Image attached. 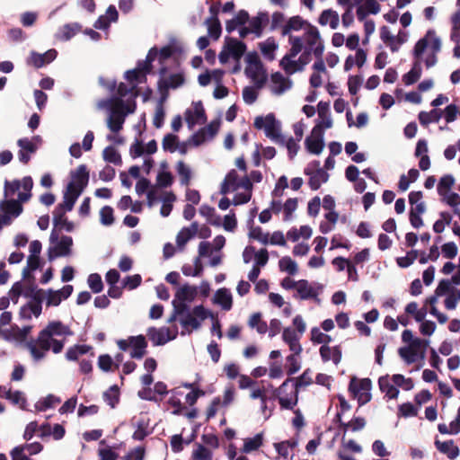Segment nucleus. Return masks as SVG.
Returning <instances> with one entry per match:
<instances>
[{
  "instance_id": "obj_33",
  "label": "nucleus",
  "mask_w": 460,
  "mask_h": 460,
  "mask_svg": "<svg viewBox=\"0 0 460 460\" xmlns=\"http://www.w3.org/2000/svg\"><path fill=\"white\" fill-rule=\"evenodd\" d=\"M443 111L440 109H433L429 112L420 111L418 115L420 123L427 127L431 122H438L442 117Z\"/></svg>"
},
{
  "instance_id": "obj_35",
  "label": "nucleus",
  "mask_w": 460,
  "mask_h": 460,
  "mask_svg": "<svg viewBox=\"0 0 460 460\" xmlns=\"http://www.w3.org/2000/svg\"><path fill=\"white\" fill-rule=\"evenodd\" d=\"M305 23L306 22L303 20L300 16H293L289 18L288 22L282 27L281 33L283 36L288 35L291 32V31L301 30Z\"/></svg>"
},
{
  "instance_id": "obj_57",
  "label": "nucleus",
  "mask_w": 460,
  "mask_h": 460,
  "mask_svg": "<svg viewBox=\"0 0 460 460\" xmlns=\"http://www.w3.org/2000/svg\"><path fill=\"white\" fill-rule=\"evenodd\" d=\"M278 48L274 40H267L266 42L261 43V50L263 55L270 60L274 59V51Z\"/></svg>"
},
{
  "instance_id": "obj_17",
  "label": "nucleus",
  "mask_w": 460,
  "mask_h": 460,
  "mask_svg": "<svg viewBox=\"0 0 460 460\" xmlns=\"http://www.w3.org/2000/svg\"><path fill=\"white\" fill-rule=\"evenodd\" d=\"M57 54L58 53L55 49H49L44 54H39L32 51L29 63L34 66L36 68H40L52 62L57 58Z\"/></svg>"
},
{
  "instance_id": "obj_2",
  "label": "nucleus",
  "mask_w": 460,
  "mask_h": 460,
  "mask_svg": "<svg viewBox=\"0 0 460 460\" xmlns=\"http://www.w3.org/2000/svg\"><path fill=\"white\" fill-rule=\"evenodd\" d=\"M33 359L39 361L45 358V353L49 349L55 354L60 353L64 348V341L50 338L47 331L41 330L35 341L27 343Z\"/></svg>"
},
{
  "instance_id": "obj_13",
  "label": "nucleus",
  "mask_w": 460,
  "mask_h": 460,
  "mask_svg": "<svg viewBox=\"0 0 460 460\" xmlns=\"http://www.w3.org/2000/svg\"><path fill=\"white\" fill-rule=\"evenodd\" d=\"M67 210L62 208L61 207H56L53 211V225L54 229H58L61 231L65 229L66 232H72L75 228L74 223L69 221L66 217V212Z\"/></svg>"
},
{
  "instance_id": "obj_3",
  "label": "nucleus",
  "mask_w": 460,
  "mask_h": 460,
  "mask_svg": "<svg viewBox=\"0 0 460 460\" xmlns=\"http://www.w3.org/2000/svg\"><path fill=\"white\" fill-rule=\"evenodd\" d=\"M312 370L306 368L302 375L298 377L294 378V387L291 389V394L294 395V399L288 398L287 396H280L279 398V403L282 409L293 410L298 402V394L301 388L306 387L313 384Z\"/></svg>"
},
{
  "instance_id": "obj_4",
  "label": "nucleus",
  "mask_w": 460,
  "mask_h": 460,
  "mask_svg": "<svg viewBox=\"0 0 460 460\" xmlns=\"http://www.w3.org/2000/svg\"><path fill=\"white\" fill-rule=\"evenodd\" d=\"M253 125L257 129L264 128L266 136L275 143L284 145L285 137L281 134L279 123L273 113H269L264 118L256 117Z\"/></svg>"
},
{
  "instance_id": "obj_62",
  "label": "nucleus",
  "mask_w": 460,
  "mask_h": 460,
  "mask_svg": "<svg viewBox=\"0 0 460 460\" xmlns=\"http://www.w3.org/2000/svg\"><path fill=\"white\" fill-rule=\"evenodd\" d=\"M88 285L93 293H100L103 288L102 278L98 273L89 275Z\"/></svg>"
},
{
  "instance_id": "obj_64",
  "label": "nucleus",
  "mask_w": 460,
  "mask_h": 460,
  "mask_svg": "<svg viewBox=\"0 0 460 460\" xmlns=\"http://www.w3.org/2000/svg\"><path fill=\"white\" fill-rule=\"evenodd\" d=\"M145 454L146 449L144 447H137L124 456L123 460H144Z\"/></svg>"
},
{
  "instance_id": "obj_34",
  "label": "nucleus",
  "mask_w": 460,
  "mask_h": 460,
  "mask_svg": "<svg viewBox=\"0 0 460 460\" xmlns=\"http://www.w3.org/2000/svg\"><path fill=\"white\" fill-rule=\"evenodd\" d=\"M82 31V25L78 22L66 23L60 28L59 39L69 40Z\"/></svg>"
},
{
  "instance_id": "obj_59",
  "label": "nucleus",
  "mask_w": 460,
  "mask_h": 460,
  "mask_svg": "<svg viewBox=\"0 0 460 460\" xmlns=\"http://www.w3.org/2000/svg\"><path fill=\"white\" fill-rule=\"evenodd\" d=\"M101 223L104 226H111L114 223L113 208L104 206L100 210Z\"/></svg>"
},
{
  "instance_id": "obj_31",
  "label": "nucleus",
  "mask_w": 460,
  "mask_h": 460,
  "mask_svg": "<svg viewBox=\"0 0 460 460\" xmlns=\"http://www.w3.org/2000/svg\"><path fill=\"white\" fill-rule=\"evenodd\" d=\"M93 350V347L90 345H74L66 352V358L69 361H76L82 355L87 354Z\"/></svg>"
},
{
  "instance_id": "obj_26",
  "label": "nucleus",
  "mask_w": 460,
  "mask_h": 460,
  "mask_svg": "<svg viewBox=\"0 0 460 460\" xmlns=\"http://www.w3.org/2000/svg\"><path fill=\"white\" fill-rule=\"evenodd\" d=\"M44 331H47L50 338H54L55 336H66L71 334L69 327L65 325L60 321H53L49 323V324L44 328Z\"/></svg>"
},
{
  "instance_id": "obj_58",
  "label": "nucleus",
  "mask_w": 460,
  "mask_h": 460,
  "mask_svg": "<svg viewBox=\"0 0 460 460\" xmlns=\"http://www.w3.org/2000/svg\"><path fill=\"white\" fill-rule=\"evenodd\" d=\"M181 326L185 329L191 327L193 330H197L200 327V322L191 313H188L185 316L180 319Z\"/></svg>"
},
{
  "instance_id": "obj_29",
  "label": "nucleus",
  "mask_w": 460,
  "mask_h": 460,
  "mask_svg": "<svg viewBox=\"0 0 460 460\" xmlns=\"http://www.w3.org/2000/svg\"><path fill=\"white\" fill-rule=\"evenodd\" d=\"M198 290L196 287L185 284L177 290L175 298L179 301L192 302L195 299Z\"/></svg>"
},
{
  "instance_id": "obj_28",
  "label": "nucleus",
  "mask_w": 460,
  "mask_h": 460,
  "mask_svg": "<svg viewBox=\"0 0 460 460\" xmlns=\"http://www.w3.org/2000/svg\"><path fill=\"white\" fill-rule=\"evenodd\" d=\"M270 79L274 84L278 85L277 88L273 89V93L276 94H282L286 90L291 87V81L284 77L280 72L273 73Z\"/></svg>"
},
{
  "instance_id": "obj_15",
  "label": "nucleus",
  "mask_w": 460,
  "mask_h": 460,
  "mask_svg": "<svg viewBox=\"0 0 460 460\" xmlns=\"http://www.w3.org/2000/svg\"><path fill=\"white\" fill-rule=\"evenodd\" d=\"M319 352L323 362L332 360L335 365H338L341 361L342 352L340 345L334 347L322 345Z\"/></svg>"
},
{
  "instance_id": "obj_24",
  "label": "nucleus",
  "mask_w": 460,
  "mask_h": 460,
  "mask_svg": "<svg viewBox=\"0 0 460 460\" xmlns=\"http://www.w3.org/2000/svg\"><path fill=\"white\" fill-rule=\"evenodd\" d=\"M198 223L194 222L190 227H183L176 236V243L178 247L182 250L186 243L197 234Z\"/></svg>"
},
{
  "instance_id": "obj_21",
  "label": "nucleus",
  "mask_w": 460,
  "mask_h": 460,
  "mask_svg": "<svg viewBox=\"0 0 460 460\" xmlns=\"http://www.w3.org/2000/svg\"><path fill=\"white\" fill-rule=\"evenodd\" d=\"M239 176L234 169L230 170L220 186V193L226 195L238 190Z\"/></svg>"
},
{
  "instance_id": "obj_5",
  "label": "nucleus",
  "mask_w": 460,
  "mask_h": 460,
  "mask_svg": "<svg viewBox=\"0 0 460 460\" xmlns=\"http://www.w3.org/2000/svg\"><path fill=\"white\" fill-rule=\"evenodd\" d=\"M117 345L120 350L126 351L131 346L130 357L140 359L146 354L147 341L144 335L129 336L128 340H119Z\"/></svg>"
},
{
  "instance_id": "obj_63",
  "label": "nucleus",
  "mask_w": 460,
  "mask_h": 460,
  "mask_svg": "<svg viewBox=\"0 0 460 460\" xmlns=\"http://www.w3.org/2000/svg\"><path fill=\"white\" fill-rule=\"evenodd\" d=\"M112 358L109 354L100 355L98 358V367L104 372L114 371L112 368L114 366Z\"/></svg>"
},
{
  "instance_id": "obj_9",
  "label": "nucleus",
  "mask_w": 460,
  "mask_h": 460,
  "mask_svg": "<svg viewBox=\"0 0 460 460\" xmlns=\"http://www.w3.org/2000/svg\"><path fill=\"white\" fill-rule=\"evenodd\" d=\"M288 41L291 44V49L280 60V66L288 74H291L290 66H297V62L292 60V58L296 57L302 51L303 42L301 38L292 35L289 36Z\"/></svg>"
},
{
  "instance_id": "obj_20",
  "label": "nucleus",
  "mask_w": 460,
  "mask_h": 460,
  "mask_svg": "<svg viewBox=\"0 0 460 460\" xmlns=\"http://www.w3.org/2000/svg\"><path fill=\"white\" fill-rule=\"evenodd\" d=\"M81 193L82 191H80V190L74 189L73 184H67L66 190L64 192V200L57 207H61L62 208H65L67 211H71L75 206L76 199L81 195Z\"/></svg>"
},
{
  "instance_id": "obj_48",
  "label": "nucleus",
  "mask_w": 460,
  "mask_h": 460,
  "mask_svg": "<svg viewBox=\"0 0 460 460\" xmlns=\"http://www.w3.org/2000/svg\"><path fill=\"white\" fill-rule=\"evenodd\" d=\"M182 48L177 45H167L163 47L159 51V62L163 64L166 59L170 58L174 53H181Z\"/></svg>"
},
{
  "instance_id": "obj_56",
  "label": "nucleus",
  "mask_w": 460,
  "mask_h": 460,
  "mask_svg": "<svg viewBox=\"0 0 460 460\" xmlns=\"http://www.w3.org/2000/svg\"><path fill=\"white\" fill-rule=\"evenodd\" d=\"M265 18L267 19L268 18V15L267 13H259L258 16L256 17H253L251 21H250V30L252 31V33H255L257 36H261V32H262V19Z\"/></svg>"
},
{
  "instance_id": "obj_60",
  "label": "nucleus",
  "mask_w": 460,
  "mask_h": 460,
  "mask_svg": "<svg viewBox=\"0 0 460 460\" xmlns=\"http://www.w3.org/2000/svg\"><path fill=\"white\" fill-rule=\"evenodd\" d=\"M205 24L208 26L209 36L214 40H218L222 32L220 21H210L209 22L205 21Z\"/></svg>"
},
{
  "instance_id": "obj_12",
  "label": "nucleus",
  "mask_w": 460,
  "mask_h": 460,
  "mask_svg": "<svg viewBox=\"0 0 460 460\" xmlns=\"http://www.w3.org/2000/svg\"><path fill=\"white\" fill-rule=\"evenodd\" d=\"M71 181L68 184H73L75 190L84 191L89 181V172L85 164L79 165L75 172H71Z\"/></svg>"
},
{
  "instance_id": "obj_51",
  "label": "nucleus",
  "mask_w": 460,
  "mask_h": 460,
  "mask_svg": "<svg viewBox=\"0 0 460 460\" xmlns=\"http://www.w3.org/2000/svg\"><path fill=\"white\" fill-rule=\"evenodd\" d=\"M163 149L173 153L178 147V137L173 134H166L162 142Z\"/></svg>"
},
{
  "instance_id": "obj_16",
  "label": "nucleus",
  "mask_w": 460,
  "mask_h": 460,
  "mask_svg": "<svg viewBox=\"0 0 460 460\" xmlns=\"http://www.w3.org/2000/svg\"><path fill=\"white\" fill-rule=\"evenodd\" d=\"M185 119L190 128H192L196 123H204L207 120L205 110L201 102L196 103L194 106V111L188 109L185 111Z\"/></svg>"
},
{
  "instance_id": "obj_18",
  "label": "nucleus",
  "mask_w": 460,
  "mask_h": 460,
  "mask_svg": "<svg viewBox=\"0 0 460 460\" xmlns=\"http://www.w3.org/2000/svg\"><path fill=\"white\" fill-rule=\"evenodd\" d=\"M245 74L249 78L252 79L256 87L259 89L262 88L267 81V74L263 68V66H246Z\"/></svg>"
},
{
  "instance_id": "obj_22",
  "label": "nucleus",
  "mask_w": 460,
  "mask_h": 460,
  "mask_svg": "<svg viewBox=\"0 0 460 460\" xmlns=\"http://www.w3.org/2000/svg\"><path fill=\"white\" fill-rule=\"evenodd\" d=\"M0 210L3 213L11 215L13 217H17L22 213L23 207L16 199H4L3 200L0 201Z\"/></svg>"
},
{
  "instance_id": "obj_27",
  "label": "nucleus",
  "mask_w": 460,
  "mask_h": 460,
  "mask_svg": "<svg viewBox=\"0 0 460 460\" xmlns=\"http://www.w3.org/2000/svg\"><path fill=\"white\" fill-rule=\"evenodd\" d=\"M214 303L218 304L226 311H229L233 306L232 295L227 288H219L214 296Z\"/></svg>"
},
{
  "instance_id": "obj_14",
  "label": "nucleus",
  "mask_w": 460,
  "mask_h": 460,
  "mask_svg": "<svg viewBox=\"0 0 460 460\" xmlns=\"http://www.w3.org/2000/svg\"><path fill=\"white\" fill-rule=\"evenodd\" d=\"M225 46L231 54V57L239 61L246 51V44L235 38L226 37Z\"/></svg>"
},
{
  "instance_id": "obj_23",
  "label": "nucleus",
  "mask_w": 460,
  "mask_h": 460,
  "mask_svg": "<svg viewBox=\"0 0 460 460\" xmlns=\"http://www.w3.org/2000/svg\"><path fill=\"white\" fill-rule=\"evenodd\" d=\"M435 447L440 453L446 455L451 460L456 459L459 456V448L452 439L444 442L436 439Z\"/></svg>"
},
{
  "instance_id": "obj_42",
  "label": "nucleus",
  "mask_w": 460,
  "mask_h": 460,
  "mask_svg": "<svg viewBox=\"0 0 460 460\" xmlns=\"http://www.w3.org/2000/svg\"><path fill=\"white\" fill-rule=\"evenodd\" d=\"M102 157L104 161L115 165H120L122 164V159L119 153L112 146H109L103 149Z\"/></svg>"
},
{
  "instance_id": "obj_36",
  "label": "nucleus",
  "mask_w": 460,
  "mask_h": 460,
  "mask_svg": "<svg viewBox=\"0 0 460 460\" xmlns=\"http://www.w3.org/2000/svg\"><path fill=\"white\" fill-rule=\"evenodd\" d=\"M318 22L323 26L329 22L332 29H336L339 23V16L335 11L324 10L321 13Z\"/></svg>"
},
{
  "instance_id": "obj_49",
  "label": "nucleus",
  "mask_w": 460,
  "mask_h": 460,
  "mask_svg": "<svg viewBox=\"0 0 460 460\" xmlns=\"http://www.w3.org/2000/svg\"><path fill=\"white\" fill-rule=\"evenodd\" d=\"M176 200V196L173 192H166L163 199V205L160 209V214L166 217L172 210V202Z\"/></svg>"
},
{
  "instance_id": "obj_54",
  "label": "nucleus",
  "mask_w": 460,
  "mask_h": 460,
  "mask_svg": "<svg viewBox=\"0 0 460 460\" xmlns=\"http://www.w3.org/2000/svg\"><path fill=\"white\" fill-rule=\"evenodd\" d=\"M193 460H213V454L211 450L202 445H198L197 448L192 453Z\"/></svg>"
},
{
  "instance_id": "obj_25",
  "label": "nucleus",
  "mask_w": 460,
  "mask_h": 460,
  "mask_svg": "<svg viewBox=\"0 0 460 460\" xmlns=\"http://www.w3.org/2000/svg\"><path fill=\"white\" fill-rule=\"evenodd\" d=\"M371 380L369 378H363L357 381L356 377H353L349 385V391L356 397L359 393H368L371 389Z\"/></svg>"
},
{
  "instance_id": "obj_40",
  "label": "nucleus",
  "mask_w": 460,
  "mask_h": 460,
  "mask_svg": "<svg viewBox=\"0 0 460 460\" xmlns=\"http://www.w3.org/2000/svg\"><path fill=\"white\" fill-rule=\"evenodd\" d=\"M296 291L301 299H309L316 296V292L309 285L306 279H300L297 281Z\"/></svg>"
},
{
  "instance_id": "obj_19",
  "label": "nucleus",
  "mask_w": 460,
  "mask_h": 460,
  "mask_svg": "<svg viewBox=\"0 0 460 460\" xmlns=\"http://www.w3.org/2000/svg\"><path fill=\"white\" fill-rule=\"evenodd\" d=\"M185 83V77L182 73L172 74L168 78H160L157 82V88L165 90L176 89Z\"/></svg>"
},
{
  "instance_id": "obj_7",
  "label": "nucleus",
  "mask_w": 460,
  "mask_h": 460,
  "mask_svg": "<svg viewBox=\"0 0 460 460\" xmlns=\"http://www.w3.org/2000/svg\"><path fill=\"white\" fill-rule=\"evenodd\" d=\"M430 41V47L433 51V54L436 55L441 49V41L439 38L436 36V33L433 30H429L425 35V37L420 39L413 49V55L416 58H420L423 54L427 47L429 46V42Z\"/></svg>"
},
{
  "instance_id": "obj_46",
  "label": "nucleus",
  "mask_w": 460,
  "mask_h": 460,
  "mask_svg": "<svg viewBox=\"0 0 460 460\" xmlns=\"http://www.w3.org/2000/svg\"><path fill=\"white\" fill-rule=\"evenodd\" d=\"M248 324L251 328H256L257 332L261 334H264L268 331V325L266 322L261 320V313H254L252 314Z\"/></svg>"
},
{
  "instance_id": "obj_45",
  "label": "nucleus",
  "mask_w": 460,
  "mask_h": 460,
  "mask_svg": "<svg viewBox=\"0 0 460 460\" xmlns=\"http://www.w3.org/2000/svg\"><path fill=\"white\" fill-rule=\"evenodd\" d=\"M279 267L281 271L288 272L289 275L297 273V264L289 256L282 257L279 261Z\"/></svg>"
},
{
  "instance_id": "obj_8",
  "label": "nucleus",
  "mask_w": 460,
  "mask_h": 460,
  "mask_svg": "<svg viewBox=\"0 0 460 460\" xmlns=\"http://www.w3.org/2000/svg\"><path fill=\"white\" fill-rule=\"evenodd\" d=\"M177 334L178 331L176 327L173 332L168 327H149L146 331V335L153 342L154 346L164 345L166 342L176 339Z\"/></svg>"
},
{
  "instance_id": "obj_39",
  "label": "nucleus",
  "mask_w": 460,
  "mask_h": 460,
  "mask_svg": "<svg viewBox=\"0 0 460 460\" xmlns=\"http://www.w3.org/2000/svg\"><path fill=\"white\" fill-rule=\"evenodd\" d=\"M367 420L364 417H353L349 422L342 424L343 437L349 429L353 432L359 431L365 428ZM342 441H344V438Z\"/></svg>"
},
{
  "instance_id": "obj_53",
  "label": "nucleus",
  "mask_w": 460,
  "mask_h": 460,
  "mask_svg": "<svg viewBox=\"0 0 460 460\" xmlns=\"http://www.w3.org/2000/svg\"><path fill=\"white\" fill-rule=\"evenodd\" d=\"M149 435L147 430V423L144 420L137 421V429L132 435V438L137 441L144 440Z\"/></svg>"
},
{
  "instance_id": "obj_44",
  "label": "nucleus",
  "mask_w": 460,
  "mask_h": 460,
  "mask_svg": "<svg viewBox=\"0 0 460 460\" xmlns=\"http://www.w3.org/2000/svg\"><path fill=\"white\" fill-rule=\"evenodd\" d=\"M176 170L180 176L181 184L188 186L191 180V171L190 167L183 161H179L176 165Z\"/></svg>"
},
{
  "instance_id": "obj_61",
  "label": "nucleus",
  "mask_w": 460,
  "mask_h": 460,
  "mask_svg": "<svg viewBox=\"0 0 460 460\" xmlns=\"http://www.w3.org/2000/svg\"><path fill=\"white\" fill-rule=\"evenodd\" d=\"M21 188V181L19 180H13L9 181L5 180L4 188V199L13 197Z\"/></svg>"
},
{
  "instance_id": "obj_37",
  "label": "nucleus",
  "mask_w": 460,
  "mask_h": 460,
  "mask_svg": "<svg viewBox=\"0 0 460 460\" xmlns=\"http://www.w3.org/2000/svg\"><path fill=\"white\" fill-rule=\"evenodd\" d=\"M380 39L387 47L390 48L392 52H395L398 50V46L396 44V36L393 35L389 28L385 25L380 28Z\"/></svg>"
},
{
  "instance_id": "obj_50",
  "label": "nucleus",
  "mask_w": 460,
  "mask_h": 460,
  "mask_svg": "<svg viewBox=\"0 0 460 460\" xmlns=\"http://www.w3.org/2000/svg\"><path fill=\"white\" fill-rule=\"evenodd\" d=\"M311 341L314 343L328 345L332 341V337L328 334L323 333L319 328L314 327L311 330Z\"/></svg>"
},
{
  "instance_id": "obj_32",
  "label": "nucleus",
  "mask_w": 460,
  "mask_h": 460,
  "mask_svg": "<svg viewBox=\"0 0 460 460\" xmlns=\"http://www.w3.org/2000/svg\"><path fill=\"white\" fill-rule=\"evenodd\" d=\"M421 73V64L417 60L413 63L411 69L402 75V81L406 85H411L420 78Z\"/></svg>"
},
{
  "instance_id": "obj_41",
  "label": "nucleus",
  "mask_w": 460,
  "mask_h": 460,
  "mask_svg": "<svg viewBox=\"0 0 460 460\" xmlns=\"http://www.w3.org/2000/svg\"><path fill=\"white\" fill-rule=\"evenodd\" d=\"M454 184L455 179L451 174H446L442 176L438 183V193L440 196L446 197L449 193Z\"/></svg>"
},
{
  "instance_id": "obj_11",
  "label": "nucleus",
  "mask_w": 460,
  "mask_h": 460,
  "mask_svg": "<svg viewBox=\"0 0 460 460\" xmlns=\"http://www.w3.org/2000/svg\"><path fill=\"white\" fill-rule=\"evenodd\" d=\"M312 164L317 167L316 172H313L310 168H305L304 172L310 176L308 185L311 190H317L323 182H326L328 181L329 175L323 169L319 168V161H314Z\"/></svg>"
},
{
  "instance_id": "obj_38",
  "label": "nucleus",
  "mask_w": 460,
  "mask_h": 460,
  "mask_svg": "<svg viewBox=\"0 0 460 460\" xmlns=\"http://www.w3.org/2000/svg\"><path fill=\"white\" fill-rule=\"evenodd\" d=\"M263 443V436L261 433L256 434L253 438L244 439L242 448L243 453H251L259 449Z\"/></svg>"
},
{
  "instance_id": "obj_1",
  "label": "nucleus",
  "mask_w": 460,
  "mask_h": 460,
  "mask_svg": "<svg viewBox=\"0 0 460 460\" xmlns=\"http://www.w3.org/2000/svg\"><path fill=\"white\" fill-rule=\"evenodd\" d=\"M98 103L101 108L110 109L111 113L108 118L107 124L110 130L114 133H118L122 129L126 115L128 113H132L136 106L135 102H133V107L131 108L129 105L125 103L123 99L120 98L102 100Z\"/></svg>"
},
{
  "instance_id": "obj_47",
  "label": "nucleus",
  "mask_w": 460,
  "mask_h": 460,
  "mask_svg": "<svg viewBox=\"0 0 460 460\" xmlns=\"http://www.w3.org/2000/svg\"><path fill=\"white\" fill-rule=\"evenodd\" d=\"M306 34H307V39H306L307 48L305 49V50L312 51V49L314 47H315L319 41H322L320 33L316 27H314L311 24H308V31H307Z\"/></svg>"
},
{
  "instance_id": "obj_43",
  "label": "nucleus",
  "mask_w": 460,
  "mask_h": 460,
  "mask_svg": "<svg viewBox=\"0 0 460 460\" xmlns=\"http://www.w3.org/2000/svg\"><path fill=\"white\" fill-rule=\"evenodd\" d=\"M103 400L111 406L115 408L119 402V390L118 385H114L111 386L107 391L103 393Z\"/></svg>"
},
{
  "instance_id": "obj_10",
  "label": "nucleus",
  "mask_w": 460,
  "mask_h": 460,
  "mask_svg": "<svg viewBox=\"0 0 460 460\" xmlns=\"http://www.w3.org/2000/svg\"><path fill=\"white\" fill-rule=\"evenodd\" d=\"M305 146L307 151L314 155H319L323 147V132H322V125H315L311 132V136L305 140Z\"/></svg>"
},
{
  "instance_id": "obj_52",
  "label": "nucleus",
  "mask_w": 460,
  "mask_h": 460,
  "mask_svg": "<svg viewBox=\"0 0 460 460\" xmlns=\"http://www.w3.org/2000/svg\"><path fill=\"white\" fill-rule=\"evenodd\" d=\"M419 256V251L411 250L407 252L406 256L399 257L396 259L397 265L401 268H407L411 266Z\"/></svg>"
},
{
  "instance_id": "obj_6",
  "label": "nucleus",
  "mask_w": 460,
  "mask_h": 460,
  "mask_svg": "<svg viewBox=\"0 0 460 460\" xmlns=\"http://www.w3.org/2000/svg\"><path fill=\"white\" fill-rule=\"evenodd\" d=\"M49 241L51 243H57V244L49 248V260L52 261L56 257H65L71 253V247L73 245V239L68 235H62L58 241V234L57 230L53 229Z\"/></svg>"
},
{
  "instance_id": "obj_30",
  "label": "nucleus",
  "mask_w": 460,
  "mask_h": 460,
  "mask_svg": "<svg viewBox=\"0 0 460 460\" xmlns=\"http://www.w3.org/2000/svg\"><path fill=\"white\" fill-rule=\"evenodd\" d=\"M378 385H379L380 390L383 393H385V395L389 399L397 398V396L399 394V390L397 389V387L395 385H394L390 383L388 375L379 377Z\"/></svg>"
},
{
  "instance_id": "obj_55",
  "label": "nucleus",
  "mask_w": 460,
  "mask_h": 460,
  "mask_svg": "<svg viewBox=\"0 0 460 460\" xmlns=\"http://www.w3.org/2000/svg\"><path fill=\"white\" fill-rule=\"evenodd\" d=\"M60 402H61L60 398H58L53 394H49L42 401L39 402L38 404L36 405V407L39 411H43L49 408L54 407L56 404L59 403Z\"/></svg>"
}]
</instances>
